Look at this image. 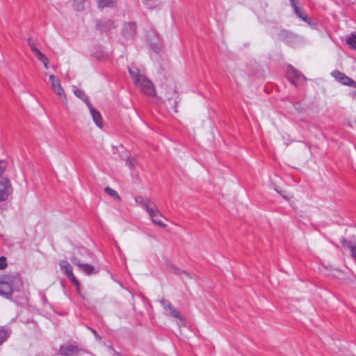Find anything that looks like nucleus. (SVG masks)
Listing matches in <instances>:
<instances>
[{
	"label": "nucleus",
	"mask_w": 356,
	"mask_h": 356,
	"mask_svg": "<svg viewBox=\"0 0 356 356\" xmlns=\"http://www.w3.org/2000/svg\"><path fill=\"white\" fill-rule=\"evenodd\" d=\"M33 53L35 54V56L38 58V59L40 61H45L46 60L47 56L44 54H43L38 49H33Z\"/></svg>",
	"instance_id": "a878e982"
},
{
	"label": "nucleus",
	"mask_w": 356,
	"mask_h": 356,
	"mask_svg": "<svg viewBox=\"0 0 356 356\" xmlns=\"http://www.w3.org/2000/svg\"><path fill=\"white\" fill-rule=\"evenodd\" d=\"M104 191L113 199L120 201V197L118 193L114 189L107 186L104 188Z\"/></svg>",
	"instance_id": "aec40b11"
},
{
	"label": "nucleus",
	"mask_w": 356,
	"mask_h": 356,
	"mask_svg": "<svg viewBox=\"0 0 356 356\" xmlns=\"http://www.w3.org/2000/svg\"><path fill=\"white\" fill-rule=\"evenodd\" d=\"M60 268L63 273L67 277V278L76 286V289H79L80 286L79 282L74 276L72 272V268L70 263L65 260H61L60 261Z\"/></svg>",
	"instance_id": "39448f33"
},
{
	"label": "nucleus",
	"mask_w": 356,
	"mask_h": 356,
	"mask_svg": "<svg viewBox=\"0 0 356 356\" xmlns=\"http://www.w3.org/2000/svg\"><path fill=\"white\" fill-rule=\"evenodd\" d=\"M23 282L17 274L4 275L0 277V295L10 298L15 291H19Z\"/></svg>",
	"instance_id": "f03ea898"
},
{
	"label": "nucleus",
	"mask_w": 356,
	"mask_h": 356,
	"mask_svg": "<svg viewBox=\"0 0 356 356\" xmlns=\"http://www.w3.org/2000/svg\"><path fill=\"white\" fill-rule=\"evenodd\" d=\"M97 29L101 31H107L115 27L113 22L111 20L100 21L97 24Z\"/></svg>",
	"instance_id": "2eb2a0df"
},
{
	"label": "nucleus",
	"mask_w": 356,
	"mask_h": 356,
	"mask_svg": "<svg viewBox=\"0 0 356 356\" xmlns=\"http://www.w3.org/2000/svg\"><path fill=\"white\" fill-rule=\"evenodd\" d=\"M348 44L354 49H356V33L352 34L347 40Z\"/></svg>",
	"instance_id": "b1692460"
},
{
	"label": "nucleus",
	"mask_w": 356,
	"mask_h": 356,
	"mask_svg": "<svg viewBox=\"0 0 356 356\" xmlns=\"http://www.w3.org/2000/svg\"><path fill=\"white\" fill-rule=\"evenodd\" d=\"M277 192L286 200H289L291 199V195H288L286 194L285 192H281V191H278Z\"/></svg>",
	"instance_id": "72a5a7b5"
},
{
	"label": "nucleus",
	"mask_w": 356,
	"mask_h": 356,
	"mask_svg": "<svg viewBox=\"0 0 356 356\" xmlns=\"http://www.w3.org/2000/svg\"><path fill=\"white\" fill-rule=\"evenodd\" d=\"M126 165L132 170L135 168V161L131 157H127L126 159Z\"/></svg>",
	"instance_id": "c85d7f7f"
},
{
	"label": "nucleus",
	"mask_w": 356,
	"mask_h": 356,
	"mask_svg": "<svg viewBox=\"0 0 356 356\" xmlns=\"http://www.w3.org/2000/svg\"><path fill=\"white\" fill-rule=\"evenodd\" d=\"M76 254L77 255V257L79 258H80L81 259H83L82 257H89L90 252L85 248H79L77 250H74L73 257H74Z\"/></svg>",
	"instance_id": "6ab92c4d"
},
{
	"label": "nucleus",
	"mask_w": 356,
	"mask_h": 356,
	"mask_svg": "<svg viewBox=\"0 0 356 356\" xmlns=\"http://www.w3.org/2000/svg\"><path fill=\"white\" fill-rule=\"evenodd\" d=\"M142 208L144 209L149 215L154 213V211L157 208V206L153 201L149 199V202H147L145 203Z\"/></svg>",
	"instance_id": "a211bd4d"
},
{
	"label": "nucleus",
	"mask_w": 356,
	"mask_h": 356,
	"mask_svg": "<svg viewBox=\"0 0 356 356\" xmlns=\"http://www.w3.org/2000/svg\"><path fill=\"white\" fill-rule=\"evenodd\" d=\"M341 242L343 243V244H347V245H352L350 243H348V241L345 239V238H342L341 240Z\"/></svg>",
	"instance_id": "4c0bfd02"
},
{
	"label": "nucleus",
	"mask_w": 356,
	"mask_h": 356,
	"mask_svg": "<svg viewBox=\"0 0 356 356\" xmlns=\"http://www.w3.org/2000/svg\"><path fill=\"white\" fill-rule=\"evenodd\" d=\"M165 268L168 272H170L175 275H179L182 270L178 267H177L175 264L171 263L170 261H165Z\"/></svg>",
	"instance_id": "f3484780"
},
{
	"label": "nucleus",
	"mask_w": 356,
	"mask_h": 356,
	"mask_svg": "<svg viewBox=\"0 0 356 356\" xmlns=\"http://www.w3.org/2000/svg\"><path fill=\"white\" fill-rule=\"evenodd\" d=\"M70 260L73 264L78 266L80 270L87 275H92L97 273L92 266L84 263V260L79 258L76 254L74 257H72Z\"/></svg>",
	"instance_id": "423d86ee"
},
{
	"label": "nucleus",
	"mask_w": 356,
	"mask_h": 356,
	"mask_svg": "<svg viewBox=\"0 0 356 356\" xmlns=\"http://www.w3.org/2000/svg\"><path fill=\"white\" fill-rule=\"evenodd\" d=\"M97 6L99 8L102 9L105 7H113L114 1H97Z\"/></svg>",
	"instance_id": "5701e85b"
},
{
	"label": "nucleus",
	"mask_w": 356,
	"mask_h": 356,
	"mask_svg": "<svg viewBox=\"0 0 356 356\" xmlns=\"http://www.w3.org/2000/svg\"><path fill=\"white\" fill-rule=\"evenodd\" d=\"M149 198L146 196L138 195L135 197V202L138 206L142 207L145 203L147 202H149Z\"/></svg>",
	"instance_id": "412c9836"
},
{
	"label": "nucleus",
	"mask_w": 356,
	"mask_h": 356,
	"mask_svg": "<svg viewBox=\"0 0 356 356\" xmlns=\"http://www.w3.org/2000/svg\"><path fill=\"white\" fill-rule=\"evenodd\" d=\"M149 216L152 221L154 224H156L161 227H166V224L163 222L162 220L160 219L161 218H164V217L162 215V213L160 212V211L159 210L158 207L154 211V213L152 214H149Z\"/></svg>",
	"instance_id": "4468645a"
},
{
	"label": "nucleus",
	"mask_w": 356,
	"mask_h": 356,
	"mask_svg": "<svg viewBox=\"0 0 356 356\" xmlns=\"http://www.w3.org/2000/svg\"><path fill=\"white\" fill-rule=\"evenodd\" d=\"M287 75L291 82H293L295 80L306 79L305 76L302 75L301 72H300L298 70L295 69L291 65L288 67Z\"/></svg>",
	"instance_id": "f8f14e48"
},
{
	"label": "nucleus",
	"mask_w": 356,
	"mask_h": 356,
	"mask_svg": "<svg viewBox=\"0 0 356 356\" xmlns=\"http://www.w3.org/2000/svg\"><path fill=\"white\" fill-rule=\"evenodd\" d=\"M91 332L93 333V334L95 335V338L97 340H101L102 339V337L97 334V332L95 330L91 329Z\"/></svg>",
	"instance_id": "c9c22d12"
},
{
	"label": "nucleus",
	"mask_w": 356,
	"mask_h": 356,
	"mask_svg": "<svg viewBox=\"0 0 356 356\" xmlns=\"http://www.w3.org/2000/svg\"><path fill=\"white\" fill-rule=\"evenodd\" d=\"M160 302L165 310V315L179 319L177 324L179 327L184 325V319L181 317L179 312L177 311L168 300L162 299L160 300Z\"/></svg>",
	"instance_id": "7ed1b4c3"
},
{
	"label": "nucleus",
	"mask_w": 356,
	"mask_h": 356,
	"mask_svg": "<svg viewBox=\"0 0 356 356\" xmlns=\"http://www.w3.org/2000/svg\"><path fill=\"white\" fill-rule=\"evenodd\" d=\"M180 275L182 276V279H188V280H190L192 278V276L191 275V274L185 270H182V272H181V273H179Z\"/></svg>",
	"instance_id": "2f4dec72"
},
{
	"label": "nucleus",
	"mask_w": 356,
	"mask_h": 356,
	"mask_svg": "<svg viewBox=\"0 0 356 356\" xmlns=\"http://www.w3.org/2000/svg\"><path fill=\"white\" fill-rule=\"evenodd\" d=\"M41 62L43 63L44 67L46 69H47L48 68V62H49L48 58H47L45 61H41Z\"/></svg>",
	"instance_id": "e433bc0d"
},
{
	"label": "nucleus",
	"mask_w": 356,
	"mask_h": 356,
	"mask_svg": "<svg viewBox=\"0 0 356 356\" xmlns=\"http://www.w3.org/2000/svg\"><path fill=\"white\" fill-rule=\"evenodd\" d=\"M332 76L341 84L356 88V81L338 70L332 72Z\"/></svg>",
	"instance_id": "0eeeda50"
},
{
	"label": "nucleus",
	"mask_w": 356,
	"mask_h": 356,
	"mask_svg": "<svg viewBox=\"0 0 356 356\" xmlns=\"http://www.w3.org/2000/svg\"><path fill=\"white\" fill-rule=\"evenodd\" d=\"M4 168H5V166H4L3 162L0 161V176L3 173Z\"/></svg>",
	"instance_id": "f704fd0d"
},
{
	"label": "nucleus",
	"mask_w": 356,
	"mask_h": 356,
	"mask_svg": "<svg viewBox=\"0 0 356 356\" xmlns=\"http://www.w3.org/2000/svg\"><path fill=\"white\" fill-rule=\"evenodd\" d=\"M60 354L63 356H78L79 349L73 345H65L60 347Z\"/></svg>",
	"instance_id": "9b49d317"
},
{
	"label": "nucleus",
	"mask_w": 356,
	"mask_h": 356,
	"mask_svg": "<svg viewBox=\"0 0 356 356\" xmlns=\"http://www.w3.org/2000/svg\"><path fill=\"white\" fill-rule=\"evenodd\" d=\"M84 1H74L73 8L77 11H81L84 9Z\"/></svg>",
	"instance_id": "bb28decb"
},
{
	"label": "nucleus",
	"mask_w": 356,
	"mask_h": 356,
	"mask_svg": "<svg viewBox=\"0 0 356 356\" xmlns=\"http://www.w3.org/2000/svg\"><path fill=\"white\" fill-rule=\"evenodd\" d=\"M279 38L292 47L296 46L298 41L296 36L286 31H282L280 33Z\"/></svg>",
	"instance_id": "1a4fd4ad"
},
{
	"label": "nucleus",
	"mask_w": 356,
	"mask_h": 356,
	"mask_svg": "<svg viewBox=\"0 0 356 356\" xmlns=\"http://www.w3.org/2000/svg\"><path fill=\"white\" fill-rule=\"evenodd\" d=\"M28 44H29V47L31 48L32 52H33V49H38L36 48L34 42L31 39L28 40Z\"/></svg>",
	"instance_id": "473e14b6"
},
{
	"label": "nucleus",
	"mask_w": 356,
	"mask_h": 356,
	"mask_svg": "<svg viewBox=\"0 0 356 356\" xmlns=\"http://www.w3.org/2000/svg\"><path fill=\"white\" fill-rule=\"evenodd\" d=\"M348 248L351 252V255L353 258L356 261V246L355 245H348Z\"/></svg>",
	"instance_id": "7c9ffc66"
},
{
	"label": "nucleus",
	"mask_w": 356,
	"mask_h": 356,
	"mask_svg": "<svg viewBox=\"0 0 356 356\" xmlns=\"http://www.w3.org/2000/svg\"><path fill=\"white\" fill-rule=\"evenodd\" d=\"M10 184L7 178L0 179V201L6 200L9 195Z\"/></svg>",
	"instance_id": "6e6552de"
},
{
	"label": "nucleus",
	"mask_w": 356,
	"mask_h": 356,
	"mask_svg": "<svg viewBox=\"0 0 356 356\" xmlns=\"http://www.w3.org/2000/svg\"><path fill=\"white\" fill-rule=\"evenodd\" d=\"M8 337V333L4 328H0V344L5 341Z\"/></svg>",
	"instance_id": "393cba45"
},
{
	"label": "nucleus",
	"mask_w": 356,
	"mask_h": 356,
	"mask_svg": "<svg viewBox=\"0 0 356 356\" xmlns=\"http://www.w3.org/2000/svg\"><path fill=\"white\" fill-rule=\"evenodd\" d=\"M128 70L136 87L141 92L149 96H154L155 95V89L152 82L144 74H141L138 67L129 66Z\"/></svg>",
	"instance_id": "f257e3e1"
},
{
	"label": "nucleus",
	"mask_w": 356,
	"mask_h": 356,
	"mask_svg": "<svg viewBox=\"0 0 356 356\" xmlns=\"http://www.w3.org/2000/svg\"><path fill=\"white\" fill-rule=\"evenodd\" d=\"M150 48L156 53H159L161 50V46L157 42H152L149 43Z\"/></svg>",
	"instance_id": "cd10ccee"
},
{
	"label": "nucleus",
	"mask_w": 356,
	"mask_h": 356,
	"mask_svg": "<svg viewBox=\"0 0 356 356\" xmlns=\"http://www.w3.org/2000/svg\"><path fill=\"white\" fill-rule=\"evenodd\" d=\"M136 25L134 23H126L124 26L122 33L127 37H130L136 33Z\"/></svg>",
	"instance_id": "dca6fc26"
},
{
	"label": "nucleus",
	"mask_w": 356,
	"mask_h": 356,
	"mask_svg": "<svg viewBox=\"0 0 356 356\" xmlns=\"http://www.w3.org/2000/svg\"><path fill=\"white\" fill-rule=\"evenodd\" d=\"M6 266H7V263H6V257H0V269L1 270L4 269L6 267Z\"/></svg>",
	"instance_id": "c756f323"
},
{
	"label": "nucleus",
	"mask_w": 356,
	"mask_h": 356,
	"mask_svg": "<svg viewBox=\"0 0 356 356\" xmlns=\"http://www.w3.org/2000/svg\"><path fill=\"white\" fill-rule=\"evenodd\" d=\"M51 87L52 90L59 96L64 104H67V97L63 88L60 80L54 74L49 76Z\"/></svg>",
	"instance_id": "20e7f679"
},
{
	"label": "nucleus",
	"mask_w": 356,
	"mask_h": 356,
	"mask_svg": "<svg viewBox=\"0 0 356 356\" xmlns=\"http://www.w3.org/2000/svg\"><path fill=\"white\" fill-rule=\"evenodd\" d=\"M291 6L293 7L294 13H296L298 17L300 18L302 21L308 24L311 23V19L302 10V9L298 6L296 1H291Z\"/></svg>",
	"instance_id": "ddd939ff"
},
{
	"label": "nucleus",
	"mask_w": 356,
	"mask_h": 356,
	"mask_svg": "<svg viewBox=\"0 0 356 356\" xmlns=\"http://www.w3.org/2000/svg\"><path fill=\"white\" fill-rule=\"evenodd\" d=\"M74 93L78 98L82 99L86 104L87 106H88V104L90 103L89 102L83 91L77 89L74 91Z\"/></svg>",
	"instance_id": "4be33fe9"
},
{
	"label": "nucleus",
	"mask_w": 356,
	"mask_h": 356,
	"mask_svg": "<svg viewBox=\"0 0 356 356\" xmlns=\"http://www.w3.org/2000/svg\"><path fill=\"white\" fill-rule=\"evenodd\" d=\"M88 108L90 111V115H91L92 120H93L94 122L95 123V124L99 128H102L103 127V122H102V118L100 113L98 111H97L91 105V104H88Z\"/></svg>",
	"instance_id": "9d476101"
}]
</instances>
